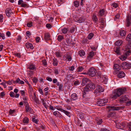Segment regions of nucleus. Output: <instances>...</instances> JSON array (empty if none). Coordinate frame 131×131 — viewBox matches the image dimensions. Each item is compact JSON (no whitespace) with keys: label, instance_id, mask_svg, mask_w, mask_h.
Returning <instances> with one entry per match:
<instances>
[{"label":"nucleus","instance_id":"obj_1","mask_svg":"<svg viewBox=\"0 0 131 131\" xmlns=\"http://www.w3.org/2000/svg\"><path fill=\"white\" fill-rule=\"evenodd\" d=\"M126 91V88L122 87L114 90L111 95L110 97L113 99H116Z\"/></svg>","mask_w":131,"mask_h":131},{"label":"nucleus","instance_id":"obj_2","mask_svg":"<svg viewBox=\"0 0 131 131\" xmlns=\"http://www.w3.org/2000/svg\"><path fill=\"white\" fill-rule=\"evenodd\" d=\"M27 68V69H29V70H30L28 71L30 73H28V75L31 76L33 74V72L32 71H31V70H36V66L35 64L33 63H30L29 64Z\"/></svg>","mask_w":131,"mask_h":131},{"label":"nucleus","instance_id":"obj_3","mask_svg":"<svg viewBox=\"0 0 131 131\" xmlns=\"http://www.w3.org/2000/svg\"><path fill=\"white\" fill-rule=\"evenodd\" d=\"M96 70L93 67L90 68L87 73H84V74H86L91 77H94L96 74Z\"/></svg>","mask_w":131,"mask_h":131},{"label":"nucleus","instance_id":"obj_4","mask_svg":"<svg viewBox=\"0 0 131 131\" xmlns=\"http://www.w3.org/2000/svg\"><path fill=\"white\" fill-rule=\"evenodd\" d=\"M121 66L123 69H129L131 67V64L129 62L124 61L122 63Z\"/></svg>","mask_w":131,"mask_h":131},{"label":"nucleus","instance_id":"obj_5","mask_svg":"<svg viewBox=\"0 0 131 131\" xmlns=\"http://www.w3.org/2000/svg\"><path fill=\"white\" fill-rule=\"evenodd\" d=\"M124 107L120 106H107V108L110 111L119 110L123 109Z\"/></svg>","mask_w":131,"mask_h":131},{"label":"nucleus","instance_id":"obj_6","mask_svg":"<svg viewBox=\"0 0 131 131\" xmlns=\"http://www.w3.org/2000/svg\"><path fill=\"white\" fill-rule=\"evenodd\" d=\"M107 102L108 100L107 99H101L97 101V104L99 106H102L104 105Z\"/></svg>","mask_w":131,"mask_h":131},{"label":"nucleus","instance_id":"obj_7","mask_svg":"<svg viewBox=\"0 0 131 131\" xmlns=\"http://www.w3.org/2000/svg\"><path fill=\"white\" fill-rule=\"evenodd\" d=\"M5 13L7 16L8 17H10L14 13L11 8H7L6 9Z\"/></svg>","mask_w":131,"mask_h":131},{"label":"nucleus","instance_id":"obj_8","mask_svg":"<svg viewBox=\"0 0 131 131\" xmlns=\"http://www.w3.org/2000/svg\"><path fill=\"white\" fill-rule=\"evenodd\" d=\"M129 100L128 96L126 95H123L121 96L119 98V102L121 103H123Z\"/></svg>","mask_w":131,"mask_h":131},{"label":"nucleus","instance_id":"obj_9","mask_svg":"<svg viewBox=\"0 0 131 131\" xmlns=\"http://www.w3.org/2000/svg\"><path fill=\"white\" fill-rule=\"evenodd\" d=\"M94 52L92 51L89 52V53L88 56L86 58V60L89 62L91 60L93 56L94 55Z\"/></svg>","mask_w":131,"mask_h":131},{"label":"nucleus","instance_id":"obj_10","mask_svg":"<svg viewBox=\"0 0 131 131\" xmlns=\"http://www.w3.org/2000/svg\"><path fill=\"white\" fill-rule=\"evenodd\" d=\"M103 90L100 85H98L96 86V89L94 91V93H99L103 91Z\"/></svg>","mask_w":131,"mask_h":131},{"label":"nucleus","instance_id":"obj_11","mask_svg":"<svg viewBox=\"0 0 131 131\" xmlns=\"http://www.w3.org/2000/svg\"><path fill=\"white\" fill-rule=\"evenodd\" d=\"M87 85V87L89 88L90 90H94L95 88V84L92 82L89 83Z\"/></svg>","mask_w":131,"mask_h":131},{"label":"nucleus","instance_id":"obj_12","mask_svg":"<svg viewBox=\"0 0 131 131\" xmlns=\"http://www.w3.org/2000/svg\"><path fill=\"white\" fill-rule=\"evenodd\" d=\"M102 119L99 117H96L95 119V122L98 125H100L102 123Z\"/></svg>","mask_w":131,"mask_h":131},{"label":"nucleus","instance_id":"obj_13","mask_svg":"<svg viewBox=\"0 0 131 131\" xmlns=\"http://www.w3.org/2000/svg\"><path fill=\"white\" fill-rule=\"evenodd\" d=\"M13 83L14 84L18 83L19 84H24V82L23 80H21L19 78H17L16 81H13Z\"/></svg>","mask_w":131,"mask_h":131},{"label":"nucleus","instance_id":"obj_14","mask_svg":"<svg viewBox=\"0 0 131 131\" xmlns=\"http://www.w3.org/2000/svg\"><path fill=\"white\" fill-rule=\"evenodd\" d=\"M71 99L74 101L77 100L78 98V96L75 93H73L71 96Z\"/></svg>","mask_w":131,"mask_h":131},{"label":"nucleus","instance_id":"obj_15","mask_svg":"<svg viewBox=\"0 0 131 131\" xmlns=\"http://www.w3.org/2000/svg\"><path fill=\"white\" fill-rule=\"evenodd\" d=\"M114 51L117 55H119L121 54L119 52V47H115L114 48Z\"/></svg>","mask_w":131,"mask_h":131},{"label":"nucleus","instance_id":"obj_16","mask_svg":"<svg viewBox=\"0 0 131 131\" xmlns=\"http://www.w3.org/2000/svg\"><path fill=\"white\" fill-rule=\"evenodd\" d=\"M125 74L123 71L120 72L117 75V77L119 78H122L125 77Z\"/></svg>","mask_w":131,"mask_h":131},{"label":"nucleus","instance_id":"obj_17","mask_svg":"<svg viewBox=\"0 0 131 131\" xmlns=\"http://www.w3.org/2000/svg\"><path fill=\"white\" fill-rule=\"evenodd\" d=\"M50 34L48 33H46L45 34L44 36V39L46 41L48 40H50Z\"/></svg>","mask_w":131,"mask_h":131},{"label":"nucleus","instance_id":"obj_18","mask_svg":"<svg viewBox=\"0 0 131 131\" xmlns=\"http://www.w3.org/2000/svg\"><path fill=\"white\" fill-rule=\"evenodd\" d=\"M25 46L27 49L30 48L31 49H33L34 48V47L32 44L29 42H27L26 43Z\"/></svg>","mask_w":131,"mask_h":131},{"label":"nucleus","instance_id":"obj_19","mask_svg":"<svg viewBox=\"0 0 131 131\" xmlns=\"http://www.w3.org/2000/svg\"><path fill=\"white\" fill-rule=\"evenodd\" d=\"M105 10L104 8L100 9L98 13V15L101 16H103L105 14Z\"/></svg>","mask_w":131,"mask_h":131},{"label":"nucleus","instance_id":"obj_20","mask_svg":"<svg viewBox=\"0 0 131 131\" xmlns=\"http://www.w3.org/2000/svg\"><path fill=\"white\" fill-rule=\"evenodd\" d=\"M28 92L29 94L31 95L33 92V89L32 88L30 84H28Z\"/></svg>","mask_w":131,"mask_h":131},{"label":"nucleus","instance_id":"obj_21","mask_svg":"<svg viewBox=\"0 0 131 131\" xmlns=\"http://www.w3.org/2000/svg\"><path fill=\"white\" fill-rule=\"evenodd\" d=\"M102 81H101L103 83L105 84H106L108 81L107 77L105 76H103L102 77Z\"/></svg>","mask_w":131,"mask_h":131},{"label":"nucleus","instance_id":"obj_22","mask_svg":"<svg viewBox=\"0 0 131 131\" xmlns=\"http://www.w3.org/2000/svg\"><path fill=\"white\" fill-rule=\"evenodd\" d=\"M31 97H32L33 101L34 102L37 104H39V100L38 98L36 97H33L32 95L31 96Z\"/></svg>","mask_w":131,"mask_h":131},{"label":"nucleus","instance_id":"obj_23","mask_svg":"<svg viewBox=\"0 0 131 131\" xmlns=\"http://www.w3.org/2000/svg\"><path fill=\"white\" fill-rule=\"evenodd\" d=\"M126 31L125 30H121L120 31L119 35L122 37L125 36L126 35Z\"/></svg>","mask_w":131,"mask_h":131},{"label":"nucleus","instance_id":"obj_24","mask_svg":"<svg viewBox=\"0 0 131 131\" xmlns=\"http://www.w3.org/2000/svg\"><path fill=\"white\" fill-rule=\"evenodd\" d=\"M127 56V54L126 53H125L123 55L119 57V58L122 61L125 60Z\"/></svg>","mask_w":131,"mask_h":131},{"label":"nucleus","instance_id":"obj_25","mask_svg":"<svg viewBox=\"0 0 131 131\" xmlns=\"http://www.w3.org/2000/svg\"><path fill=\"white\" fill-rule=\"evenodd\" d=\"M41 100L42 103V105H43L45 108L46 109H47L49 107V106L47 105V104H46L45 100L42 99H41Z\"/></svg>","mask_w":131,"mask_h":131},{"label":"nucleus","instance_id":"obj_26","mask_svg":"<svg viewBox=\"0 0 131 131\" xmlns=\"http://www.w3.org/2000/svg\"><path fill=\"white\" fill-rule=\"evenodd\" d=\"M29 120L28 118L26 117H25L24 118L23 120V123L25 124H28L29 123Z\"/></svg>","mask_w":131,"mask_h":131},{"label":"nucleus","instance_id":"obj_27","mask_svg":"<svg viewBox=\"0 0 131 131\" xmlns=\"http://www.w3.org/2000/svg\"><path fill=\"white\" fill-rule=\"evenodd\" d=\"M92 20L94 23H96L98 21V18L95 14H93L92 17Z\"/></svg>","mask_w":131,"mask_h":131},{"label":"nucleus","instance_id":"obj_28","mask_svg":"<svg viewBox=\"0 0 131 131\" xmlns=\"http://www.w3.org/2000/svg\"><path fill=\"white\" fill-rule=\"evenodd\" d=\"M113 68L114 69H116L117 71H119L121 69V68L120 65L118 64H115L113 66Z\"/></svg>","mask_w":131,"mask_h":131},{"label":"nucleus","instance_id":"obj_29","mask_svg":"<svg viewBox=\"0 0 131 131\" xmlns=\"http://www.w3.org/2000/svg\"><path fill=\"white\" fill-rule=\"evenodd\" d=\"M88 79L87 78H84L82 79L81 84L83 86L84 85L88 82Z\"/></svg>","mask_w":131,"mask_h":131},{"label":"nucleus","instance_id":"obj_30","mask_svg":"<svg viewBox=\"0 0 131 131\" xmlns=\"http://www.w3.org/2000/svg\"><path fill=\"white\" fill-rule=\"evenodd\" d=\"M123 43V41L121 40H118L115 42V45L117 47H119Z\"/></svg>","mask_w":131,"mask_h":131},{"label":"nucleus","instance_id":"obj_31","mask_svg":"<svg viewBox=\"0 0 131 131\" xmlns=\"http://www.w3.org/2000/svg\"><path fill=\"white\" fill-rule=\"evenodd\" d=\"M74 6L76 7H78L80 5V3L78 1L76 0L73 2Z\"/></svg>","mask_w":131,"mask_h":131},{"label":"nucleus","instance_id":"obj_32","mask_svg":"<svg viewBox=\"0 0 131 131\" xmlns=\"http://www.w3.org/2000/svg\"><path fill=\"white\" fill-rule=\"evenodd\" d=\"M78 54L81 57H82L83 56H84L85 53L83 50H80L79 51Z\"/></svg>","mask_w":131,"mask_h":131},{"label":"nucleus","instance_id":"obj_33","mask_svg":"<svg viewBox=\"0 0 131 131\" xmlns=\"http://www.w3.org/2000/svg\"><path fill=\"white\" fill-rule=\"evenodd\" d=\"M75 21L79 23H81L84 21V19L82 18H78L76 19Z\"/></svg>","mask_w":131,"mask_h":131},{"label":"nucleus","instance_id":"obj_34","mask_svg":"<svg viewBox=\"0 0 131 131\" xmlns=\"http://www.w3.org/2000/svg\"><path fill=\"white\" fill-rule=\"evenodd\" d=\"M52 64L54 66H57L58 64V62L57 59L54 58L52 59Z\"/></svg>","mask_w":131,"mask_h":131},{"label":"nucleus","instance_id":"obj_35","mask_svg":"<svg viewBox=\"0 0 131 131\" xmlns=\"http://www.w3.org/2000/svg\"><path fill=\"white\" fill-rule=\"evenodd\" d=\"M64 37L62 35H59L58 36L57 40L59 41H61L62 40L64 39Z\"/></svg>","mask_w":131,"mask_h":131},{"label":"nucleus","instance_id":"obj_36","mask_svg":"<svg viewBox=\"0 0 131 131\" xmlns=\"http://www.w3.org/2000/svg\"><path fill=\"white\" fill-rule=\"evenodd\" d=\"M115 114L114 113L111 112L107 115V117L108 118L113 117L115 116Z\"/></svg>","mask_w":131,"mask_h":131},{"label":"nucleus","instance_id":"obj_37","mask_svg":"<svg viewBox=\"0 0 131 131\" xmlns=\"http://www.w3.org/2000/svg\"><path fill=\"white\" fill-rule=\"evenodd\" d=\"M53 114L56 117H59L61 115V114L60 112L58 111H56L54 112Z\"/></svg>","mask_w":131,"mask_h":131},{"label":"nucleus","instance_id":"obj_38","mask_svg":"<svg viewBox=\"0 0 131 131\" xmlns=\"http://www.w3.org/2000/svg\"><path fill=\"white\" fill-rule=\"evenodd\" d=\"M126 40L130 42H131V33L129 34L127 36Z\"/></svg>","mask_w":131,"mask_h":131},{"label":"nucleus","instance_id":"obj_39","mask_svg":"<svg viewBox=\"0 0 131 131\" xmlns=\"http://www.w3.org/2000/svg\"><path fill=\"white\" fill-rule=\"evenodd\" d=\"M94 35L93 33H90L87 36V38L88 39L90 40L94 36Z\"/></svg>","mask_w":131,"mask_h":131},{"label":"nucleus","instance_id":"obj_40","mask_svg":"<svg viewBox=\"0 0 131 131\" xmlns=\"http://www.w3.org/2000/svg\"><path fill=\"white\" fill-rule=\"evenodd\" d=\"M68 31V29L67 28H64L61 30L62 32L64 34H66Z\"/></svg>","mask_w":131,"mask_h":131},{"label":"nucleus","instance_id":"obj_41","mask_svg":"<svg viewBox=\"0 0 131 131\" xmlns=\"http://www.w3.org/2000/svg\"><path fill=\"white\" fill-rule=\"evenodd\" d=\"M64 113L66 115L69 117H70L71 116V114L70 112L67 111H66L65 110H64L62 112Z\"/></svg>","mask_w":131,"mask_h":131},{"label":"nucleus","instance_id":"obj_42","mask_svg":"<svg viewBox=\"0 0 131 131\" xmlns=\"http://www.w3.org/2000/svg\"><path fill=\"white\" fill-rule=\"evenodd\" d=\"M26 111L27 112L30 111L31 110V108L30 107L28 104H27L25 107Z\"/></svg>","mask_w":131,"mask_h":131},{"label":"nucleus","instance_id":"obj_43","mask_svg":"<svg viewBox=\"0 0 131 131\" xmlns=\"http://www.w3.org/2000/svg\"><path fill=\"white\" fill-rule=\"evenodd\" d=\"M16 111L15 110H12L11 109H10L9 113V115H11L12 116H13V114Z\"/></svg>","mask_w":131,"mask_h":131},{"label":"nucleus","instance_id":"obj_44","mask_svg":"<svg viewBox=\"0 0 131 131\" xmlns=\"http://www.w3.org/2000/svg\"><path fill=\"white\" fill-rule=\"evenodd\" d=\"M14 55L15 57H17L18 58H20L21 57V54L20 53L14 52Z\"/></svg>","mask_w":131,"mask_h":131},{"label":"nucleus","instance_id":"obj_45","mask_svg":"<svg viewBox=\"0 0 131 131\" xmlns=\"http://www.w3.org/2000/svg\"><path fill=\"white\" fill-rule=\"evenodd\" d=\"M90 90H91L89 88L87 87V85L86 87H85L84 89H83L84 92L85 93L87 92H88Z\"/></svg>","mask_w":131,"mask_h":131},{"label":"nucleus","instance_id":"obj_46","mask_svg":"<svg viewBox=\"0 0 131 131\" xmlns=\"http://www.w3.org/2000/svg\"><path fill=\"white\" fill-rule=\"evenodd\" d=\"M42 64L43 65V66H46L47 65V61L46 60V59L43 60L42 61Z\"/></svg>","mask_w":131,"mask_h":131},{"label":"nucleus","instance_id":"obj_47","mask_svg":"<svg viewBox=\"0 0 131 131\" xmlns=\"http://www.w3.org/2000/svg\"><path fill=\"white\" fill-rule=\"evenodd\" d=\"M83 69V68L82 66L78 67L77 68V71L78 72L82 71Z\"/></svg>","mask_w":131,"mask_h":131},{"label":"nucleus","instance_id":"obj_48","mask_svg":"<svg viewBox=\"0 0 131 131\" xmlns=\"http://www.w3.org/2000/svg\"><path fill=\"white\" fill-rule=\"evenodd\" d=\"M81 81L79 80H76L74 82V84L76 85H79L81 83Z\"/></svg>","mask_w":131,"mask_h":131},{"label":"nucleus","instance_id":"obj_49","mask_svg":"<svg viewBox=\"0 0 131 131\" xmlns=\"http://www.w3.org/2000/svg\"><path fill=\"white\" fill-rule=\"evenodd\" d=\"M1 38L3 40L5 39V36L4 34L0 33V39Z\"/></svg>","mask_w":131,"mask_h":131},{"label":"nucleus","instance_id":"obj_50","mask_svg":"<svg viewBox=\"0 0 131 131\" xmlns=\"http://www.w3.org/2000/svg\"><path fill=\"white\" fill-rule=\"evenodd\" d=\"M21 38L20 36H18L17 37V38L16 40V41L18 43H20L21 40Z\"/></svg>","mask_w":131,"mask_h":131},{"label":"nucleus","instance_id":"obj_51","mask_svg":"<svg viewBox=\"0 0 131 131\" xmlns=\"http://www.w3.org/2000/svg\"><path fill=\"white\" fill-rule=\"evenodd\" d=\"M117 127L118 128L122 129L123 128L122 126L123 125H121L120 123H118L116 125Z\"/></svg>","mask_w":131,"mask_h":131},{"label":"nucleus","instance_id":"obj_52","mask_svg":"<svg viewBox=\"0 0 131 131\" xmlns=\"http://www.w3.org/2000/svg\"><path fill=\"white\" fill-rule=\"evenodd\" d=\"M22 99L24 100V102L25 103H26V101L27 100L28 98L25 95L23 96L22 97Z\"/></svg>","mask_w":131,"mask_h":131},{"label":"nucleus","instance_id":"obj_53","mask_svg":"<svg viewBox=\"0 0 131 131\" xmlns=\"http://www.w3.org/2000/svg\"><path fill=\"white\" fill-rule=\"evenodd\" d=\"M32 121L33 122H34L36 124H37L38 120L37 119H36L35 118H32Z\"/></svg>","mask_w":131,"mask_h":131},{"label":"nucleus","instance_id":"obj_54","mask_svg":"<svg viewBox=\"0 0 131 131\" xmlns=\"http://www.w3.org/2000/svg\"><path fill=\"white\" fill-rule=\"evenodd\" d=\"M56 108L58 111H61V112H62L63 111V109H62L60 106H56Z\"/></svg>","mask_w":131,"mask_h":131},{"label":"nucleus","instance_id":"obj_55","mask_svg":"<svg viewBox=\"0 0 131 131\" xmlns=\"http://www.w3.org/2000/svg\"><path fill=\"white\" fill-rule=\"evenodd\" d=\"M84 114L81 113H79L78 114L79 117L81 119L84 118Z\"/></svg>","mask_w":131,"mask_h":131},{"label":"nucleus","instance_id":"obj_56","mask_svg":"<svg viewBox=\"0 0 131 131\" xmlns=\"http://www.w3.org/2000/svg\"><path fill=\"white\" fill-rule=\"evenodd\" d=\"M32 22L31 21H30L27 23V26L28 27H30L32 26Z\"/></svg>","mask_w":131,"mask_h":131},{"label":"nucleus","instance_id":"obj_57","mask_svg":"<svg viewBox=\"0 0 131 131\" xmlns=\"http://www.w3.org/2000/svg\"><path fill=\"white\" fill-rule=\"evenodd\" d=\"M55 55L56 57L59 58L61 57L60 53L57 51L55 52Z\"/></svg>","mask_w":131,"mask_h":131},{"label":"nucleus","instance_id":"obj_58","mask_svg":"<svg viewBox=\"0 0 131 131\" xmlns=\"http://www.w3.org/2000/svg\"><path fill=\"white\" fill-rule=\"evenodd\" d=\"M13 81L12 80H9L8 81H6L5 82L9 85H10L12 84Z\"/></svg>","mask_w":131,"mask_h":131},{"label":"nucleus","instance_id":"obj_59","mask_svg":"<svg viewBox=\"0 0 131 131\" xmlns=\"http://www.w3.org/2000/svg\"><path fill=\"white\" fill-rule=\"evenodd\" d=\"M120 17V15L119 14H117L116 15L115 17L114 18V19L115 20H116L118 19Z\"/></svg>","mask_w":131,"mask_h":131},{"label":"nucleus","instance_id":"obj_60","mask_svg":"<svg viewBox=\"0 0 131 131\" xmlns=\"http://www.w3.org/2000/svg\"><path fill=\"white\" fill-rule=\"evenodd\" d=\"M54 73L56 74H59V70L56 69H55L54 70Z\"/></svg>","mask_w":131,"mask_h":131},{"label":"nucleus","instance_id":"obj_61","mask_svg":"<svg viewBox=\"0 0 131 131\" xmlns=\"http://www.w3.org/2000/svg\"><path fill=\"white\" fill-rule=\"evenodd\" d=\"M38 91L42 95H43L44 93L42 91V90L40 88H39L38 89Z\"/></svg>","mask_w":131,"mask_h":131},{"label":"nucleus","instance_id":"obj_62","mask_svg":"<svg viewBox=\"0 0 131 131\" xmlns=\"http://www.w3.org/2000/svg\"><path fill=\"white\" fill-rule=\"evenodd\" d=\"M9 95L11 97H14V93L13 92H10Z\"/></svg>","mask_w":131,"mask_h":131},{"label":"nucleus","instance_id":"obj_63","mask_svg":"<svg viewBox=\"0 0 131 131\" xmlns=\"http://www.w3.org/2000/svg\"><path fill=\"white\" fill-rule=\"evenodd\" d=\"M131 43L128 44L126 45V48L128 49H131Z\"/></svg>","mask_w":131,"mask_h":131},{"label":"nucleus","instance_id":"obj_64","mask_svg":"<svg viewBox=\"0 0 131 131\" xmlns=\"http://www.w3.org/2000/svg\"><path fill=\"white\" fill-rule=\"evenodd\" d=\"M100 131H109V130L106 128H102L101 129Z\"/></svg>","mask_w":131,"mask_h":131}]
</instances>
